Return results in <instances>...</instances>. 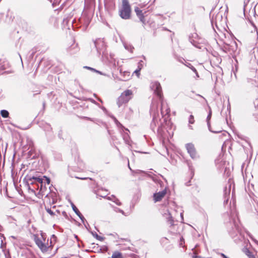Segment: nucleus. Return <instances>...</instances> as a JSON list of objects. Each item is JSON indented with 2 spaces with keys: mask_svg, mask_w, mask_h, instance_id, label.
<instances>
[{
  "mask_svg": "<svg viewBox=\"0 0 258 258\" xmlns=\"http://www.w3.org/2000/svg\"><path fill=\"white\" fill-rule=\"evenodd\" d=\"M33 236L36 244L43 253L47 252L52 249L53 244L51 239H50L49 243V240L47 239V242H46L45 238L42 234L41 235L42 238H39L36 234H34Z\"/></svg>",
  "mask_w": 258,
  "mask_h": 258,
  "instance_id": "1",
  "label": "nucleus"
},
{
  "mask_svg": "<svg viewBox=\"0 0 258 258\" xmlns=\"http://www.w3.org/2000/svg\"><path fill=\"white\" fill-rule=\"evenodd\" d=\"M132 8L128 0H122L119 15L123 19H129L131 17Z\"/></svg>",
  "mask_w": 258,
  "mask_h": 258,
  "instance_id": "2",
  "label": "nucleus"
},
{
  "mask_svg": "<svg viewBox=\"0 0 258 258\" xmlns=\"http://www.w3.org/2000/svg\"><path fill=\"white\" fill-rule=\"evenodd\" d=\"M134 96L133 91L132 90L126 89L121 93L117 99V104L119 106L123 104H126L131 100Z\"/></svg>",
  "mask_w": 258,
  "mask_h": 258,
  "instance_id": "3",
  "label": "nucleus"
},
{
  "mask_svg": "<svg viewBox=\"0 0 258 258\" xmlns=\"http://www.w3.org/2000/svg\"><path fill=\"white\" fill-rule=\"evenodd\" d=\"M161 101V114L163 117L167 116L168 117L170 115V109L168 104L164 101V100Z\"/></svg>",
  "mask_w": 258,
  "mask_h": 258,
  "instance_id": "4",
  "label": "nucleus"
},
{
  "mask_svg": "<svg viewBox=\"0 0 258 258\" xmlns=\"http://www.w3.org/2000/svg\"><path fill=\"white\" fill-rule=\"evenodd\" d=\"M185 148L188 153L192 159L196 158L198 157L197 152L194 144L192 143L186 144Z\"/></svg>",
  "mask_w": 258,
  "mask_h": 258,
  "instance_id": "5",
  "label": "nucleus"
},
{
  "mask_svg": "<svg viewBox=\"0 0 258 258\" xmlns=\"http://www.w3.org/2000/svg\"><path fill=\"white\" fill-rule=\"evenodd\" d=\"M153 88H155L154 92L155 94L159 97L160 101L163 100V95L162 93V87L160 84L158 82L154 83Z\"/></svg>",
  "mask_w": 258,
  "mask_h": 258,
  "instance_id": "6",
  "label": "nucleus"
},
{
  "mask_svg": "<svg viewBox=\"0 0 258 258\" xmlns=\"http://www.w3.org/2000/svg\"><path fill=\"white\" fill-rule=\"evenodd\" d=\"M163 216L166 218L168 222L169 223L170 225L169 226V228L171 231L173 232V231H172V228L176 227L177 225L174 224V220L168 210H167L166 211V212L164 213Z\"/></svg>",
  "mask_w": 258,
  "mask_h": 258,
  "instance_id": "7",
  "label": "nucleus"
},
{
  "mask_svg": "<svg viewBox=\"0 0 258 258\" xmlns=\"http://www.w3.org/2000/svg\"><path fill=\"white\" fill-rule=\"evenodd\" d=\"M167 194L166 189L162 191L155 193L153 195V200L155 203L161 201Z\"/></svg>",
  "mask_w": 258,
  "mask_h": 258,
  "instance_id": "8",
  "label": "nucleus"
},
{
  "mask_svg": "<svg viewBox=\"0 0 258 258\" xmlns=\"http://www.w3.org/2000/svg\"><path fill=\"white\" fill-rule=\"evenodd\" d=\"M112 258H124L122 253L118 251H115L113 252Z\"/></svg>",
  "mask_w": 258,
  "mask_h": 258,
  "instance_id": "9",
  "label": "nucleus"
},
{
  "mask_svg": "<svg viewBox=\"0 0 258 258\" xmlns=\"http://www.w3.org/2000/svg\"><path fill=\"white\" fill-rule=\"evenodd\" d=\"M1 114L3 117L7 118L9 116V113L6 110H2L1 111Z\"/></svg>",
  "mask_w": 258,
  "mask_h": 258,
  "instance_id": "10",
  "label": "nucleus"
},
{
  "mask_svg": "<svg viewBox=\"0 0 258 258\" xmlns=\"http://www.w3.org/2000/svg\"><path fill=\"white\" fill-rule=\"evenodd\" d=\"M140 2V6L141 7H143L147 5L150 0H139Z\"/></svg>",
  "mask_w": 258,
  "mask_h": 258,
  "instance_id": "11",
  "label": "nucleus"
},
{
  "mask_svg": "<svg viewBox=\"0 0 258 258\" xmlns=\"http://www.w3.org/2000/svg\"><path fill=\"white\" fill-rule=\"evenodd\" d=\"M135 12L136 13V15L137 16H139L140 15L143 14L142 11L138 7H136L135 8Z\"/></svg>",
  "mask_w": 258,
  "mask_h": 258,
  "instance_id": "12",
  "label": "nucleus"
},
{
  "mask_svg": "<svg viewBox=\"0 0 258 258\" xmlns=\"http://www.w3.org/2000/svg\"><path fill=\"white\" fill-rule=\"evenodd\" d=\"M31 178L35 180L36 181H37L39 183H41L43 182V180H44L43 178H42L39 177L33 176Z\"/></svg>",
  "mask_w": 258,
  "mask_h": 258,
  "instance_id": "13",
  "label": "nucleus"
},
{
  "mask_svg": "<svg viewBox=\"0 0 258 258\" xmlns=\"http://www.w3.org/2000/svg\"><path fill=\"white\" fill-rule=\"evenodd\" d=\"M6 62L4 60H0V68L1 70H4L6 69Z\"/></svg>",
  "mask_w": 258,
  "mask_h": 258,
  "instance_id": "14",
  "label": "nucleus"
},
{
  "mask_svg": "<svg viewBox=\"0 0 258 258\" xmlns=\"http://www.w3.org/2000/svg\"><path fill=\"white\" fill-rule=\"evenodd\" d=\"M45 210L47 211V212L48 213H49L51 216H53V215H54L55 214V212H54L50 208H47V207H45Z\"/></svg>",
  "mask_w": 258,
  "mask_h": 258,
  "instance_id": "15",
  "label": "nucleus"
},
{
  "mask_svg": "<svg viewBox=\"0 0 258 258\" xmlns=\"http://www.w3.org/2000/svg\"><path fill=\"white\" fill-rule=\"evenodd\" d=\"M188 122L190 124H193L195 122L194 116L192 115H190L189 116L188 119Z\"/></svg>",
  "mask_w": 258,
  "mask_h": 258,
  "instance_id": "16",
  "label": "nucleus"
},
{
  "mask_svg": "<svg viewBox=\"0 0 258 258\" xmlns=\"http://www.w3.org/2000/svg\"><path fill=\"white\" fill-rule=\"evenodd\" d=\"M139 18L140 19V21L143 23V24H145V17L144 16V14H142V15H140L139 16H138Z\"/></svg>",
  "mask_w": 258,
  "mask_h": 258,
  "instance_id": "17",
  "label": "nucleus"
},
{
  "mask_svg": "<svg viewBox=\"0 0 258 258\" xmlns=\"http://www.w3.org/2000/svg\"><path fill=\"white\" fill-rule=\"evenodd\" d=\"M139 18L140 19V21L143 23V24H145V17L144 16V14H142V15H140L139 16H138Z\"/></svg>",
  "mask_w": 258,
  "mask_h": 258,
  "instance_id": "18",
  "label": "nucleus"
},
{
  "mask_svg": "<svg viewBox=\"0 0 258 258\" xmlns=\"http://www.w3.org/2000/svg\"><path fill=\"white\" fill-rule=\"evenodd\" d=\"M143 68V61L142 60H141L138 62V69H139L140 70H141Z\"/></svg>",
  "mask_w": 258,
  "mask_h": 258,
  "instance_id": "19",
  "label": "nucleus"
},
{
  "mask_svg": "<svg viewBox=\"0 0 258 258\" xmlns=\"http://www.w3.org/2000/svg\"><path fill=\"white\" fill-rule=\"evenodd\" d=\"M43 181L46 182L47 183V184H49L50 183V180L48 177L44 176H43Z\"/></svg>",
  "mask_w": 258,
  "mask_h": 258,
  "instance_id": "20",
  "label": "nucleus"
},
{
  "mask_svg": "<svg viewBox=\"0 0 258 258\" xmlns=\"http://www.w3.org/2000/svg\"><path fill=\"white\" fill-rule=\"evenodd\" d=\"M73 210L74 211V212L77 214V215H79V214L80 213V212L78 210V209H77V208L75 206V205H73Z\"/></svg>",
  "mask_w": 258,
  "mask_h": 258,
  "instance_id": "21",
  "label": "nucleus"
},
{
  "mask_svg": "<svg viewBox=\"0 0 258 258\" xmlns=\"http://www.w3.org/2000/svg\"><path fill=\"white\" fill-rule=\"evenodd\" d=\"M141 70H140L139 69H136L135 71H134V73L136 74V75L139 77V75H140V72Z\"/></svg>",
  "mask_w": 258,
  "mask_h": 258,
  "instance_id": "22",
  "label": "nucleus"
},
{
  "mask_svg": "<svg viewBox=\"0 0 258 258\" xmlns=\"http://www.w3.org/2000/svg\"><path fill=\"white\" fill-rule=\"evenodd\" d=\"M84 68L86 69H87V70H91L92 71H95V69H94L93 68H92L91 67H89L85 66V67H84Z\"/></svg>",
  "mask_w": 258,
  "mask_h": 258,
  "instance_id": "23",
  "label": "nucleus"
},
{
  "mask_svg": "<svg viewBox=\"0 0 258 258\" xmlns=\"http://www.w3.org/2000/svg\"><path fill=\"white\" fill-rule=\"evenodd\" d=\"M76 178H78V179H82V180H85V179H87L89 178L90 180H92V178H87V177H77Z\"/></svg>",
  "mask_w": 258,
  "mask_h": 258,
  "instance_id": "24",
  "label": "nucleus"
},
{
  "mask_svg": "<svg viewBox=\"0 0 258 258\" xmlns=\"http://www.w3.org/2000/svg\"><path fill=\"white\" fill-rule=\"evenodd\" d=\"M124 74H125L127 76V77L128 78L130 77V73H128V72H124Z\"/></svg>",
  "mask_w": 258,
  "mask_h": 258,
  "instance_id": "25",
  "label": "nucleus"
},
{
  "mask_svg": "<svg viewBox=\"0 0 258 258\" xmlns=\"http://www.w3.org/2000/svg\"><path fill=\"white\" fill-rule=\"evenodd\" d=\"M211 113H210V114H209V115L208 116L207 119H210V118H211Z\"/></svg>",
  "mask_w": 258,
  "mask_h": 258,
  "instance_id": "26",
  "label": "nucleus"
},
{
  "mask_svg": "<svg viewBox=\"0 0 258 258\" xmlns=\"http://www.w3.org/2000/svg\"><path fill=\"white\" fill-rule=\"evenodd\" d=\"M62 214L63 215V216H66V217H67V215L66 212H62Z\"/></svg>",
  "mask_w": 258,
  "mask_h": 258,
  "instance_id": "27",
  "label": "nucleus"
},
{
  "mask_svg": "<svg viewBox=\"0 0 258 258\" xmlns=\"http://www.w3.org/2000/svg\"><path fill=\"white\" fill-rule=\"evenodd\" d=\"M213 132L214 133H220L221 131H213Z\"/></svg>",
  "mask_w": 258,
  "mask_h": 258,
  "instance_id": "28",
  "label": "nucleus"
},
{
  "mask_svg": "<svg viewBox=\"0 0 258 258\" xmlns=\"http://www.w3.org/2000/svg\"><path fill=\"white\" fill-rule=\"evenodd\" d=\"M116 204H117V205H118L119 206H120L121 205V203L119 201L118 202H117Z\"/></svg>",
  "mask_w": 258,
  "mask_h": 258,
  "instance_id": "29",
  "label": "nucleus"
},
{
  "mask_svg": "<svg viewBox=\"0 0 258 258\" xmlns=\"http://www.w3.org/2000/svg\"><path fill=\"white\" fill-rule=\"evenodd\" d=\"M222 256L224 258H226V255H225L224 254H222Z\"/></svg>",
  "mask_w": 258,
  "mask_h": 258,
  "instance_id": "30",
  "label": "nucleus"
},
{
  "mask_svg": "<svg viewBox=\"0 0 258 258\" xmlns=\"http://www.w3.org/2000/svg\"><path fill=\"white\" fill-rule=\"evenodd\" d=\"M194 71L195 72H197V70L195 68L194 69Z\"/></svg>",
  "mask_w": 258,
  "mask_h": 258,
  "instance_id": "31",
  "label": "nucleus"
},
{
  "mask_svg": "<svg viewBox=\"0 0 258 258\" xmlns=\"http://www.w3.org/2000/svg\"><path fill=\"white\" fill-rule=\"evenodd\" d=\"M222 136H223V137H224V136H225V134H224V133H223V134H222Z\"/></svg>",
  "mask_w": 258,
  "mask_h": 258,
  "instance_id": "32",
  "label": "nucleus"
},
{
  "mask_svg": "<svg viewBox=\"0 0 258 258\" xmlns=\"http://www.w3.org/2000/svg\"><path fill=\"white\" fill-rule=\"evenodd\" d=\"M52 238H53L54 239H55V237L54 236V235H52Z\"/></svg>",
  "mask_w": 258,
  "mask_h": 258,
  "instance_id": "33",
  "label": "nucleus"
},
{
  "mask_svg": "<svg viewBox=\"0 0 258 258\" xmlns=\"http://www.w3.org/2000/svg\"><path fill=\"white\" fill-rule=\"evenodd\" d=\"M224 145H223L222 149V150H223V149H224Z\"/></svg>",
  "mask_w": 258,
  "mask_h": 258,
  "instance_id": "34",
  "label": "nucleus"
},
{
  "mask_svg": "<svg viewBox=\"0 0 258 258\" xmlns=\"http://www.w3.org/2000/svg\"><path fill=\"white\" fill-rule=\"evenodd\" d=\"M53 209H55V206H53Z\"/></svg>",
  "mask_w": 258,
  "mask_h": 258,
  "instance_id": "35",
  "label": "nucleus"
}]
</instances>
